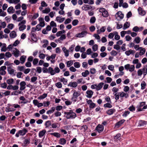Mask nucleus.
<instances>
[{
  "label": "nucleus",
  "instance_id": "nucleus-48",
  "mask_svg": "<svg viewBox=\"0 0 147 147\" xmlns=\"http://www.w3.org/2000/svg\"><path fill=\"white\" fill-rule=\"evenodd\" d=\"M51 121H46L45 123V125L46 128L49 127L51 125Z\"/></svg>",
  "mask_w": 147,
  "mask_h": 147
},
{
  "label": "nucleus",
  "instance_id": "nucleus-5",
  "mask_svg": "<svg viewBox=\"0 0 147 147\" xmlns=\"http://www.w3.org/2000/svg\"><path fill=\"white\" fill-rule=\"evenodd\" d=\"M104 128V126L102 125L99 124L96 127V129L99 133H100L103 130Z\"/></svg>",
  "mask_w": 147,
  "mask_h": 147
},
{
  "label": "nucleus",
  "instance_id": "nucleus-44",
  "mask_svg": "<svg viewBox=\"0 0 147 147\" xmlns=\"http://www.w3.org/2000/svg\"><path fill=\"white\" fill-rule=\"evenodd\" d=\"M60 81L63 82L64 85H66L67 83V80L64 78H62L60 79Z\"/></svg>",
  "mask_w": 147,
  "mask_h": 147
},
{
  "label": "nucleus",
  "instance_id": "nucleus-21",
  "mask_svg": "<svg viewBox=\"0 0 147 147\" xmlns=\"http://www.w3.org/2000/svg\"><path fill=\"white\" fill-rule=\"evenodd\" d=\"M115 112V110L114 109H109L106 111L107 113L109 115L113 114Z\"/></svg>",
  "mask_w": 147,
  "mask_h": 147
},
{
  "label": "nucleus",
  "instance_id": "nucleus-53",
  "mask_svg": "<svg viewBox=\"0 0 147 147\" xmlns=\"http://www.w3.org/2000/svg\"><path fill=\"white\" fill-rule=\"evenodd\" d=\"M39 16L38 13H34L32 18V20H34L36 19Z\"/></svg>",
  "mask_w": 147,
  "mask_h": 147
},
{
  "label": "nucleus",
  "instance_id": "nucleus-9",
  "mask_svg": "<svg viewBox=\"0 0 147 147\" xmlns=\"http://www.w3.org/2000/svg\"><path fill=\"white\" fill-rule=\"evenodd\" d=\"M119 94L120 98H123L124 97L127 98L129 97V94L127 93H125L123 92H120Z\"/></svg>",
  "mask_w": 147,
  "mask_h": 147
},
{
  "label": "nucleus",
  "instance_id": "nucleus-54",
  "mask_svg": "<svg viewBox=\"0 0 147 147\" xmlns=\"http://www.w3.org/2000/svg\"><path fill=\"white\" fill-rule=\"evenodd\" d=\"M96 20V18L95 17H92L91 18L90 20V22L91 24L94 23Z\"/></svg>",
  "mask_w": 147,
  "mask_h": 147
},
{
  "label": "nucleus",
  "instance_id": "nucleus-36",
  "mask_svg": "<svg viewBox=\"0 0 147 147\" xmlns=\"http://www.w3.org/2000/svg\"><path fill=\"white\" fill-rule=\"evenodd\" d=\"M55 109V107H52L51 108V109L47 111V113L48 114H51L54 112Z\"/></svg>",
  "mask_w": 147,
  "mask_h": 147
},
{
  "label": "nucleus",
  "instance_id": "nucleus-35",
  "mask_svg": "<svg viewBox=\"0 0 147 147\" xmlns=\"http://www.w3.org/2000/svg\"><path fill=\"white\" fill-rule=\"evenodd\" d=\"M129 23L128 22H126L123 25V29L124 30H125L127 28H129Z\"/></svg>",
  "mask_w": 147,
  "mask_h": 147
},
{
  "label": "nucleus",
  "instance_id": "nucleus-58",
  "mask_svg": "<svg viewBox=\"0 0 147 147\" xmlns=\"http://www.w3.org/2000/svg\"><path fill=\"white\" fill-rule=\"evenodd\" d=\"M74 64V67L76 68H79L80 67V63L79 62H75Z\"/></svg>",
  "mask_w": 147,
  "mask_h": 147
},
{
  "label": "nucleus",
  "instance_id": "nucleus-46",
  "mask_svg": "<svg viewBox=\"0 0 147 147\" xmlns=\"http://www.w3.org/2000/svg\"><path fill=\"white\" fill-rule=\"evenodd\" d=\"M14 55L15 57H18L19 55L20 51L17 49H16L15 51H13Z\"/></svg>",
  "mask_w": 147,
  "mask_h": 147
},
{
  "label": "nucleus",
  "instance_id": "nucleus-10",
  "mask_svg": "<svg viewBox=\"0 0 147 147\" xmlns=\"http://www.w3.org/2000/svg\"><path fill=\"white\" fill-rule=\"evenodd\" d=\"M78 86L77 83L75 82H70L68 85V86H70L71 87L73 88H76Z\"/></svg>",
  "mask_w": 147,
  "mask_h": 147
},
{
  "label": "nucleus",
  "instance_id": "nucleus-14",
  "mask_svg": "<svg viewBox=\"0 0 147 147\" xmlns=\"http://www.w3.org/2000/svg\"><path fill=\"white\" fill-rule=\"evenodd\" d=\"M87 95L86 96L87 97L90 98L92 97L93 93V92L91 90H88L86 92Z\"/></svg>",
  "mask_w": 147,
  "mask_h": 147
},
{
  "label": "nucleus",
  "instance_id": "nucleus-60",
  "mask_svg": "<svg viewBox=\"0 0 147 147\" xmlns=\"http://www.w3.org/2000/svg\"><path fill=\"white\" fill-rule=\"evenodd\" d=\"M78 21L77 20H74L72 21V24L74 26L77 25L78 23Z\"/></svg>",
  "mask_w": 147,
  "mask_h": 147
},
{
  "label": "nucleus",
  "instance_id": "nucleus-38",
  "mask_svg": "<svg viewBox=\"0 0 147 147\" xmlns=\"http://www.w3.org/2000/svg\"><path fill=\"white\" fill-rule=\"evenodd\" d=\"M50 134L51 135H53L54 136L57 138H59L60 137V134L59 133L57 132H55L54 133H50Z\"/></svg>",
  "mask_w": 147,
  "mask_h": 147
},
{
  "label": "nucleus",
  "instance_id": "nucleus-37",
  "mask_svg": "<svg viewBox=\"0 0 147 147\" xmlns=\"http://www.w3.org/2000/svg\"><path fill=\"white\" fill-rule=\"evenodd\" d=\"M146 52V49L145 48H142L140 49V51L139 52L140 55V56H142L143 55H144Z\"/></svg>",
  "mask_w": 147,
  "mask_h": 147
},
{
  "label": "nucleus",
  "instance_id": "nucleus-40",
  "mask_svg": "<svg viewBox=\"0 0 147 147\" xmlns=\"http://www.w3.org/2000/svg\"><path fill=\"white\" fill-rule=\"evenodd\" d=\"M46 131L43 130L40 131L39 133V136L40 138H41L46 133Z\"/></svg>",
  "mask_w": 147,
  "mask_h": 147
},
{
  "label": "nucleus",
  "instance_id": "nucleus-1",
  "mask_svg": "<svg viewBox=\"0 0 147 147\" xmlns=\"http://www.w3.org/2000/svg\"><path fill=\"white\" fill-rule=\"evenodd\" d=\"M64 114L66 115V117L67 119H74L77 116L76 114L71 110L68 112H64Z\"/></svg>",
  "mask_w": 147,
  "mask_h": 147
},
{
  "label": "nucleus",
  "instance_id": "nucleus-19",
  "mask_svg": "<svg viewBox=\"0 0 147 147\" xmlns=\"http://www.w3.org/2000/svg\"><path fill=\"white\" fill-rule=\"evenodd\" d=\"M15 11V9H14L13 7L12 6L9 7L7 9V12L9 13H14Z\"/></svg>",
  "mask_w": 147,
  "mask_h": 147
},
{
  "label": "nucleus",
  "instance_id": "nucleus-28",
  "mask_svg": "<svg viewBox=\"0 0 147 147\" xmlns=\"http://www.w3.org/2000/svg\"><path fill=\"white\" fill-rule=\"evenodd\" d=\"M65 20L64 18H61L60 16H57L56 18V20L59 23H61L63 22Z\"/></svg>",
  "mask_w": 147,
  "mask_h": 147
},
{
  "label": "nucleus",
  "instance_id": "nucleus-15",
  "mask_svg": "<svg viewBox=\"0 0 147 147\" xmlns=\"http://www.w3.org/2000/svg\"><path fill=\"white\" fill-rule=\"evenodd\" d=\"M19 99L20 100L22 101H21L20 102L21 104H26L28 102L27 100L23 96H20Z\"/></svg>",
  "mask_w": 147,
  "mask_h": 147
},
{
  "label": "nucleus",
  "instance_id": "nucleus-17",
  "mask_svg": "<svg viewBox=\"0 0 147 147\" xmlns=\"http://www.w3.org/2000/svg\"><path fill=\"white\" fill-rule=\"evenodd\" d=\"M121 134L120 133L117 134L116 136L114 137V140L115 141H117L118 140L120 141L121 139Z\"/></svg>",
  "mask_w": 147,
  "mask_h": 147
},
{
  "label": "nucleus",
  "instance_id": "nucleus-13",
  "mask_svg": "<svg viewBox=\"0 0 147 147\" xmlns=\"http://www.w3.org/2000/svg\"><path fill=\"white\" fill-rule=\"evenodd\" d=\"M62 50L64 53L65 56L66 57H68L69 55V50H67L65 47H63Z\"/></svg>",
  "mask_w": 147,
  "mask_h": 147
},
{
  "label": "nucleus",
  "instance_id": "nucleus-49",
  "mask_svg": "<svg viewBox=\"0 0 147 147\" xmlns=\"http://www.w3.org/2000/svg\"><path fill=\"white\" fill-rule=\"evenodd\" d=\"M47 94L46 93H44L41 95L38 98V99H42L45 98L47 96Z\"/></svg>",
  "mask_w": 147,
  "mask_h": 147
},
{
  "label": "nucleus",
  "instance_id": "nucleus-12",
  "mask_svg": "<svg viewBox=\"0 0 147 147\" xmlns=\"http://www.w3.org/2000/svg\"><path fill=\"white\" fill-rule=\"evenodd\" d=\"M138 11L139 14L141 16H143L145 15L146 14L145 11L143 10L142 8L140 7L138 8Z\"/></svg>",
  "mask_w": 147,
  "mask_h": 147
},
{
  "label": "nucleus",
  "instance_id": "nucleus-55",
  "mask_svg": "<svg viewBox=\"0 0 147 147\" xmlns=\"http://www.w3.org/2000/svg\"><path fill=\"white\" fill-rule=\"evenodd\" d=\"M114 94V96H115V99L116 100L119 99L120 96L119 92L116 93Z\"/></svg>",
  "mask_w": 147,
  "mask_h": 147
},
{
  "label": "nucleus",
  "instance_id": "nucleus-23",
  "mask_svg": "<svg viewBox=\"0 0 147 147\" xmlns=\"http://www.w3.org/2000/svg\"><path fill=\"white\" fill-rule=\"evenodd\" d=\"M66 38V36L65 34H63L57 40L58 42L60 43L61 42V41H63Z\"/></svg>",
  "mask_w": 147,
  "mask_h": 147
},
{
  "label": "nucleus",
  "instance_id": "nucleus-59",
  "mask_svg": "<svg viewBox=\"0 0 147 147\" xmlns=\"http://www.w3.org/2000/svg\"><path fill=\"white\" fill-rule=\"evenodd\" d=\"M55 86L58 88H61L62 87V84L60 82H58L56 83Z\"/></svg>",
  "mask_w": 147,
  "mask_h": 147
},
{
  "label": "nucleus",
  "instance_id": "nucleus-47",
  "mask_svg": "<svg viewBox=\"0 0 147 147\" xmlns=\"http://www.w3.org/2000/svg\"><path fill=\"white\" fill-rule=\"evenodd\" d=\"M15 110L14 108L6 107L5 108V111L6 112H9L14 111Z\"/></svg>",
  "mask_w": 147,
  "mask_h": 147
},
{
  "label": "nucleus",
  "instance_id": "nucleus-7",
  "mask_svg": "<svg viewBox=\"0 0 147 147\" xmlns=\"http://www.w3.org/2000/svg\"><path fill=\"white\" fill-rule=\"evenodd\" d=\"M124 15L121 11H118L115 15V17L117 19L119 18V19L121 20L123 18Z\"/></svg>",
  "mask_w": 147,
  "mask_h": 147
},
{
  "label": "nucleus",
  "instance_id": "nucleus-4",
  "mask_svg": "<svg viewBox=\"0 0 147 147\" xmlns=\"http://www.w3.org/2000/svg\"><path fill=\"white\" fill-rule=\"evenodd\" d=\"M87 34L88 32L86 31H82L81 33L76 34V36L79 38L83 37L85 36Z\"/></svg>",
  "mask_w": 147,
  "mask_h": 147
},
{
  "label": "nucleus",
  "instance_id": "nucleus-41",
  "mask_svg": "<svg viewBox=\"0 0 147 147\" xmlns=\"http://www.w3.org/2000/svg\"><path fill=\"white\" fill-rule=\"evenodd\" d=\"M141 89L142 90H144L146 86V84L145 81H142L141 83Z\"/></svg>",
  "mask_w": 147,
  "mask_h": 147
},
{
  "label": "nucleus",
  "instance_id": "nucleus-18",
  "mask_svg": "<svg viewBox=\"0 0 147 147\" xmlns=\"http://www.w3.org/2000/svg\"><path fill=\"white\" fill-rule=\"evenodd\" d=\"M106 29L105 26H102L100 30L98 29L97 30V32L98 34H100L101 32H105Z\"/></svg>",
  "mask_w": 147,
  "mask_h": 147
},
{
  "label": "nucleus",
  "instance_id": "nucleus-56",
  "mask_svg": "<svg viewBox=\"0 0 147 147\" xmlns=\"http://www.w3.org/2000/svg\"><path fill=\"white\" fill-rule=\"evenodd\" d=\"M36 72L39 74L40 73L42 72V69L40 67H38L36 68Z\"/></svg>",
  "mask_w": 147,
  "mask_h": 147
},
{
  "label": "nucleus",
  "instance_id": "nucleus-62",
  "mask_svg": "<svg viewBox=\"0 0 147 147\" xmlns=\"http://www.w3.org/2000/svg\"><path fill=\"white\" fill-rule=\"evenodd\" d=\"M129 88L128 86H125L124 87L123 90L124 92H127L129 91Z\"/></svg>",
  "mask_w": 147,
  "mask_h": 147
},
{
  "label": "nucleus",
  "instance_id": "nucleus-30",
  "mask_svg": "<svg viewBox=\"0 0 147 147\" xmlns=\"http://www.w3.org/2000/svg\"><path fill=\"white\" fill-rule=\"evenodd\" d=\"M90 72L88 70H86L84 72H82V76L84 77H86L88 75H89Z\"/></svg>",
  "mask_w": 147,
  "mask_h": 147
},
{
  "label": "nucleus",
  "instance_id": "nucleus-45",
  "mask_svg": "<svg viewBox=\"0 0 147 147\" xmlns=\"http://www.w3.org/2000/svg\"><path fill=\"white\" fill-rule=\"evenodd\" d=\"M111 103L110 102H107L104 105V107H107L109 108H110L112 107V105L111 104Z\"/></svg>",
  "mask_w": 147,
  "mask_h": 147
},
{
  "label": "nucleus",
  "instance_id": "nucleus-43",
  "mask_svg": "<svg viewBox=\"0 0 147 147\" xmlns=\"http://www.w3.org/2000/svg\"><path fill=\"white\" fill-rule=\"evenodd\" d=\"M90 72L91 74L94 75L96 73V70L94 68H92L90 69Z\"/></svg>",
  "mask_w": 147,
  "mask_h": 147
},
{
  "label": "nucleus",
  "instance_id": "nucleus-20",
  "mask_svg": "<svg viewBox=\"0 0 147 147\" xmlns=\"http://www.w3.org/2000/svg\"><path fill=\"white\" fill-rule=\"evenodd\" d=\"M104 84V83L103 82L99 83L98 85H96V90L97 91L100 90Z\"/></svg>",
  "mask_w": 147,
  "mask_h": 147
},
{
  "label": "nucleus",
  "instance_id": "nucleus-25",
  "mask_svg": "<svg viewBox=\"0 0 147 147\" xmlns=\"http://www.w3.org/2000/svg\"><path fill=\"white\" fill-rule=\"evenodd\" d=\"M9 36L11 38H13L16 37L17 34L15 31H12L10 33Z\"/></svg>",
  "mask_w": 147,
  "mask_h": 147
},
{
  "label": "nucleus",
  "instance_id": "nucleus-22",
  "mask_svg": "<svg viewBox=\"0 0 147 147\" xmlns=\"http://www.w3.org/2000/svg\"><path fill=\"white\" fill-rule=\"evenodd\" d=\"M48 73H50L51 75H53L55 74L54 69L51 67H49Z\"/></svg>",
  "mask_w": 147,
  "mask_h": 147
},
{
  "label": "nucleus",
  "instance_id": "nucleus-61",
  "mask_svg": "<svg viewBox=\"0 0 147 147\" xmlns=\"http://www.w3.org/2000/svg\"><path fill=\"white\" fill-rule=\"evenodd\" d=\"M38 62V59L37 58H35L33 61V64L34 65H36Z\"/></svg>",
  "mask_w": 147,
  "mask_h": 147
},
{
  "label": "nucleus",
  "instance_id": "nucleus-63",
  "mask_svg": "<svg viewBox=\"0 0 147 147\" xmlns=\"http://www.w3.org/2000/svg\"><path fill=\"white\" fill-rule=\"evenodd\" d=\"M111 54L112 55L115 56L117 54V52L115 50H112L111 52Z\"/></svg>",
  "mask_w": 147,
  "mask_h": 147
},
{
  "label": "nucleus",
  "instance_id": "nucleus-11",
  "mask_svg": "<svg viewBox=\"0 0 147 147\" xmlns=\"http://www.w3.org/2000/svg\"><path fill=\"white\" fill-rule=\"evenodd\" d=\"M26 83L24 81H22L21 82L20 84V90H24L26 88L25 86L26 85Z\"/></svg>",
  "mask_w": 147,
  "mask_h": 147
},
{
  "label": "nucleus",
  "instance_id": "nucleus-24",
  "mask_svg": "<svg viewBox=\"0 0 147 147\" xmlns=\"http://www.w3.org/2000/svg\"><path fill=\"white\" fill-rule=\"evenodd\" d=\"M135 52V51H134L130 49L128 51H126L125 52V53L127 56H129L131 54H133Z\"/></svg>",
  "mask_w": 147,
  "mask_h": 147
},
{
  "label": "nucleus",
  "instance_id": "nucleus-50",
  "mask_svg": "<svg viewBox=\"0 0 147 147\" xmlns=\"http://www.w3.org/2000/svg\"><path fill=\"white\" fill-rule=\"evenodd\" d=\"M102 16L104 17H107L109 16V13L108 11L106 10L103 13H102Z\"/></svg>",
  "mask_w": 147,
  "mask_h": 147
},
{
  "label": "nucleus",
  "instance_id": "nucleus-8",
  "mask_svg": "<svg viewBox=\"0 0 147 147\" xmlns=\"http://www.w3.org/2000/svg\"><path fill=\"white\" fill-rule=\"evenodd\" d=\"M92 8V6L88 5H84L82 7V9L85 11L91 9Z\"/></svg>",
  "mask_w": 147,
  "mask_h": 147
},
{
  "label": "nucleus",
  "instance_id": "nucleus-33",
  "mask_svg": "<svg viewBox=\"0 0 147 147\" xmlns=\"http://www.w3.org/2000/svg\"><path fill=\"white\" fill-rule=\"evenodd\" d=\"M141 40V39L139 37L137 36L136 37L134 40V42L136 44H138L140 43Z\"/></svg>",
  "mask_w": 147,
  "mask_h": 147
},
{
  "label": "nucleus",
  "instance_id": "nucleus-39",
  "mask_svg": "<svg viewBox=\"0 0 147 147\" xmlns=\"http://www.w3.org/2000/svg\"><path fill=\"white\" fill-rule=\"evenodd\" d=\"M73 61L72 60H71L67 61L66 62L67 67H69L70 66H71L72 65H73Z\"/></svg>",
  "mask_w": 147,
  "mask_h": 147
},
{
  "label": "nucleus",
  "instance_id": "nucleus-6",
  "mask_svg": "<svg viewBox=\"0 0 147 147\" xmlns=\"http://www.w3.org/2000/svg\"><path fill=\"white\" fill-rule=\"evenodd\" d=\"M6 67L5 66H1L0 68V74L4 75L5 74L6 72L5 70L6 69Z\"/></svg>",
  "mask_w": 147,
  "mask_h": 147
},
{
  "label": "nucleus",
  "instance_id": "nucleus-2",
  "mask_svg": "<svg viewBox=\"0 0 147 147\" xmlns=\"http://www.w3.org/2000/svg\"><path fill=\"white\" fill-rule=\"evenodd\" d=\"M26 23L25 20H23L20 22L18 24V26H19V29L20 31H22L25 29L26 26L24 25Z\"/></svg>",
  "mask_w": 147,
  "mask_h": 147
},
{
  "label": "nucleus",
  "instance_id": "nucleus-27",
  "mask_svg": "<svg viewBox=\"0 0 147 147\" xmlns=\"http://www.w3.org/2000/svg\"><path fill=\"white\" fill-rule=\"evenodd\" d=\"M26 57L24 55H22L21 57L20 58V61L21 63L22 64L25 62Z\"/></svg>",
  "mask_w": 147,
  "mask_h": 147
},
{
  "label": "nucleus",
  "instance_id": "nucleus-64",
  "mask_svg": "<svg viewBox=\"0 0 147 147\" xmlns=\"http://www.w3.org/2000/svg\"><path fill=\"white\" fill-rule=\"evenodd\" d=\"M5 55L7 57L9 58L12 55L9 52H7L5 53Z\"/></svg>",
  "mask_w": 147,
  "mask_h": 147
},
{
  "label": "nucleus",
  "instance_id": "nucleus-26",
  "mask_svg": "<svg viewBox=\"0 0 147 147\" xmlns=\"http://www.w3.org/2000/svg\"><path fill=\"white\" fill-rule=\"evenodd\" d=\"M147 122L144 121L140 120L138 123V126H142L146 124Z\"/></svg>",
  "mask_w": 147,
  "mask_h": 147
},
{
  "label": "nucleus",
  "instance_id": "nucleus-31",
  "mask_svg": "<svg viewBox=\"0 0 147 147\" xmlns=\"http://www.w3.org/2000/svg\"><path fill=\"white\" fill-rule=\"evenodd\" d=\"M66 142V140L64 138H62L59 140V144H61L63 145L65 144Z\"/></svg>",
  "mask_w": 147,
  "mask_h": 147
},
{
  "label": "nucleus",
  "instance_id": "nucleus-42",
  "mask_svg": "<svg viewBox=\"0 0 147 147\" xmlns=\"http://www.w3.org/2000/svg\"><path fill=\"white\" fill-rule=\"evenodd\" d=\"M125 121L124 119H122L116 124V125L118 126H121Z\"/></svg>",
  "mask_w": 147,
  "mask_h": 147
},
{
  "label": "nucleus",
  "instance_id": "nucleus-34",
  "mask_svg": "<svg viewBox=\"0 0 147 147\" xmlns=\"http://www.w3.org/2000/svg\"><path fill=\"white\" fill-rule=\"evenodd\" d=\"M115 39L117 40H118L120 38V36L118 34V32L116 31H114Z\"/></svg>",
  "mask_w": 147,
  "mask_h": 147
},
{
  "label": "nucleus",
  "instance_id": "nucleus-29",
  "mask_svg": "<svg viewBox=\"0 0 147 147\" xmlns=\"http://www.w3.org/2000/svg\"><path fill=\"white\" fill-rule=\"evenodd\" d=\"M80 95V94L79 92L76 91L75 90L74 91V92L72 95L73 96L77 99L78 97Z\"/></svg>",
  "mask_w": 147,
  "mask_h": 147
},
{
  "label": "nucleus",
  "instance_id": "nucleus-57",
  "mask_svg": "<svg viewBox=\"0 0 147 147\" xmlns=\"http://www.w3.org/2000/svg\"><path fill=\"white\" fill-rule=\"evenodd\" d=\"M92 49L93 51H96L98 49V46L96 44L94 45L92 47Z\"/></svg>",
  "mask_w": 147,
  "mask_h": 147
},
{
  "label": "nucleus",
  "instance_id": "nucleus-32",
  "mask_svg": "<svg viewBox=\"0 0 147 147\" xmlns=\"http://www.w3.org/2000/svg\"><path fill=\"white\" fill-rule=\"evenodd\" d=\"M31 36L32 39L34 41H36V40L37 39L36 38V34L34 32H31Z\"/></svg>",
  "mask_w": 147,
  "mask_h": 147
},
{
  "label": "nucleus",
  "instance_id": "nucleus-16",
  "mask_svg": "<svg viewBox=\"0 0 147 147\" xmlns=\"http://www.w3.org/2000/svg\"><path fill=\"white\" fill-rule=\"evenodd\" d=\"M20 135L23 136L28 132L27 130L25 128H24L22 130H19Z\"/></svg>",
  "mask_w": 147,
  "mask_h": 147
},
{
  "label": "nucleus",
  "instance_id": "nucleus-52",
  "mask_svg": "<svg viewBox=\"0 0 147 147\" xmlns=\"http://www.w3.org/2000/svg\"><path fill=\"white\" fill-rule=\"evenodd\" d=\"M14 82L13 79L11 78L7 80V83L9 84H12Z\"/></svg>",
  "mask_w": 147,
  "mask_h": 147
},
{
  "label": "nucleus",
  "instance_id": "nucleus-3",
  "mask_svg": "<svg viewBox=\"0 0 147 147\" xmlns=\"http://www.w3.org/2000/svg\"><path fill=\"white\" fill-rule=\"evenodd\" d=\"M7 70L8 73L11 75L14 76L16 75V72H15V70L13 69L12 68L10 67H7Z\"/></svg>",
  "mask_w": 147,
  "mask_h": 147
},
{
  "label": "nucleus",
  "instance_id": "nucleus-51",
  "mask_svg": "<svg viewBox=\"0 0 147 147\" xmlns=\"http://www.w3.org/2000/svg\"><path fill=\"white\" fill-rule=\"evenodd\" d=\"M50 11V9L49 8H45V9L43 10L42 12L44 13H48Z\"/></svg>",
  "mask_w": 147,
  "mask_h": 147
}]
</instances>
